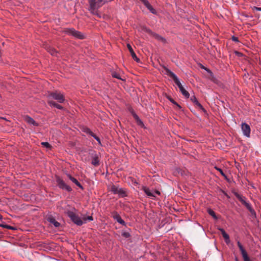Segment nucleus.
Returning a JSON list of instances; mask_svg holds the SVG:
<instances>
[{
  "mask_svg": "<svg viewBox=\"0 0 261 261\" xmlns=\"http://www.w3.org/2000/svg\"><path fill=\"white\" fill-rule=\"evenodd\" d=\"M113 0H89L90 10L93 14H97V10L105 3Z\"/></svg>",
  "mask_w": 261,
  "mask_h": 261,
  "instance_id": "obj_1",
  "label": "nucleus"
},
{
  "mask_svg": "<svg viewBox=\"0 0 261 261\" xmlns=\"http://www.w3.org/2000/svg\"><path fill=\"white\" fill-rule=\"evenodd\" d=\"M47 96L48 97H52L60 103H63L65 100L64 95L58 91L48 92Z\"/></svg>",
  "mask_w": 261,
  "mask_h": 261,
  "instance_id": "obj_2",
  "label": "nucleus"
},
{
  "mask_svg": "<svg viewBox=\"0 0 261 261\" xmlns=\"http://www.w3.org/2000/svg\"><path fill=\"white\" fill-rule=\"evenodd\" d=\"M64 32L77 39H83L85 38V35L84 34L73 29H67L64 31Z\"/></svg>",
  "mask_w": 261,
  "mask_h": 261,
  "instance_id": "obj_3",
  "label": "nucleus"
},
{
  "mask_svg": "<svg viewBox=\"0 0 261 261\" xmlns=\"http://www.w3.org/2000/svg\"><path fill=\"white\" fill-rule=\"evenodd\" d=\"M143 30L145 31L146 33L150 34L151 36H152L153 37H154L155 39L158 40V41H161L164 44L167 43L166 39L165 38L154 32H153L151 30L145 28L143 29Z\"/></svg>",
  "mask_w": 261,
  "mask_h": 261,
  "instance_id": "obj_4",
  "label": "nucleus"
},
{
  "mask_svg": "<svg viewBox=\"0 0 261 261\" xmlns=\"http://www.w3.org/2000/svg\"><path fill=\"white\" fill-rule=\"evenodd\" d=\"M164 68L166 72V74L173 79L175 83L177 85V86L179 88V90L180 89V88H183L184 87L182 86L181 84L180 83V81H179L178 79L176 76V75L167 67H164Z\"/></svg>",
  "mask_w": 261,
  "mask_h": 261,
  "instance_id": "obj_5",
  "label": "nucleus"
},
{
  "mask_svg": "<svg viewBox=\"0 0 261 261\" xmlns=\"http://www.w3.org/2000/svg\"><path fill=\"white\" fill-rule=\"evenodd\" d=\"M67 215L71 219V220L76 225L80 226L83 224V220H82L73 212L69 211L67 212Z\"/></svg>",
  "mask_w": 261,
  "mask_h": 261,
  "instance_id": "obj_6",
  "label": "nucleus"
},
{
  "mask_svg": "<svg viewBox=\"0 0 261 261\" xmlns=\"http://www.w3.org/2000/svg\"><path fill=\"white\" fill-rule=\"evenodd\" d=\"M56 181L57 182L58 186L60 188L65 189L68 192H70L72 190L70 186L67 185L65 182L59 176L56 177Z\"/></svg>",
  "mask_w": 261,
  "mask_h": 261,
  "instance_id": "obj_7",
  "label": "nucleus"
},
{
  "mask_svg": "<svg viewBox=\"0 0 261 261\" xmlns=\"http://www.w3.org/2000/svg\"><path fill=\"white\" fill-rule=\"evenodd\" d=\"M235 195L237 198L241 202V203L247 208V209L251 213V214H255L254 211L250 205L245 200L244 198L242 196L237 193L235 194Z\"/></svg>",
  "mask_w": 261,
  "mask_h": 261,
  "instance_id": "obj_8",
  "label": "nucleus"
},
{
  "mask_svg": "<svg viewBox=\"0 0 261 261\" xmlns=\"http://www.w3.org/2000/svg\"><path fill=\"white\" fill-rule=\"evenodd\" d=\"M114 194H118L121 196H124L125 195L124 190L122 188H119L118 187L113 185L110 189Z\"/></svg>",
  "mask_w": 261,
  "mask_h": 261,
  "instance_id": "obj_9",
  "label": "nucleus"
},
{
  "mask_svg": "<svg viewBox=\"0 0 261 261\" xmlns=\"http://www.w3.org/2000/svg\"><path fill=\"white\" fill-rule=\"evenodd\" d=\"M241 128L244 135L247 137H249L250 134V127L249 125L246 123H243Z\"/></svg>",
  "mask_w": 261,
  "mask_h": 261,
  "instance_id": "obj_10",
  "label": "nucleus"
},
{
  "mask_svg": "<svg viewBox=\"0 0 261 261\" xmlns=\"http://www.w3.org/2000/svg\"><path fill=\"white\" fill-rule=\"evenodd\" d=\"M237 244H238V246L240 250V251L241 252V254L242 255L243 259H247V257H249L248 256L247 252L246 251V250L243 247L242 245L239 241H238L237 242Z\"/></svg>",
  "mask_w": 261,
  "mask_h": 261,
  "instance_id": "obj_11",
  "label": "nucleus"
},
{
  "mask_svg": "<svg viewBox=\"0 0 261 261\" xmlns=\"http://www.w3.org/2000/svg\"><path fill=\"white\" fill-rule=\"evenodd\" d=\"M24 120L29 124H32L35 126H38V123H37L32 118L29 116H25L24 117Z\"/></svg>",
  "mask_w": 261,
  "mask_h": 261,
  "instance_id": "obj_12",
  "label": "nucleus"
},
{
  "mask_svg": "<svg viewBox=\"0 0 261 261\" xmlns=\"http://www.w3.org/2000/svg\"><path fill=\"white\" fill-rule=\"evenodd\" d=\"M127 47L133 59L135 60L136 62H139L140 59L138 58H137V57L136 54L135 53V52L134 51L131 45L129 44H127Z\"/></svg>",
  "mask_w": 261,
  "mask_h": 261,
  "instance_id": "obj_13",
  "label": "nucleus"
},
{
  "mask_svg": "<svg viewBox=\"0 0 261 261\" xmlns=\"http://www.w3.org/2000/svg\"><path fill=\"white\" fill-rule=\"evenodd\" d=\"M143 4L148 9H149L151 12L152 13H155V10L152 8V7L150 5L149 3L147 0H140Z\"/></svg>",
  "mask_w": 261,
  "mask_h": 261,
  "instance_id": "obj_14",
  "label": "nucleus"
},
{
  "mask_svg": "<svg viewBox=\"0 0 261 261\" xmlns=\"http://www.w3.org/2000/svg\"><path fill=\"white\" fill-rule=\"evenodd\" d=\"M48 103L50 106H53L58 109H60V110H62L63 109V107L62 106H61V105L58 104L57 103H56V102H55L54 101H53V100H48Z\"/></svg>",
  "mask_w": 261,
  "mask_h": 261,
  "instance_id": "obj_15",
  "label": "nucleus"
},
{
  "mask_svg": "<svg viewBox=\"0 0 261 261\" xmlns=\"http://www.w3.org/2000/svg\"><path fill=\"white\" fill-rule=\"evenodd\" d=\"M68 178L73 182H74L76 185H77L78 187H79L81 189H83V187L81 185V184L77 181L76 179L75 178L72 177L70 175H67Z\"/></svg>",
  "mask_w": 261,
  "mask_h": 261,
  "instance_id": "obj_16",
  "label": "nucleus"
},
{
  "mask_svg": "<svg viewBox=\"0 0 261 261\" xmlns=\"http://www.w3.org/2000/svg\"><path fill=\"white\" fill-rule=\"evenodd\" d=\"M114 218L117 220V221L120 224L124 225L125 224V222L121 219V217L117 214L114 216Z\"/></svg>",
  "mask_w": 261,
  "mask_h": 261,
  "instance_id": "obj_17",
  "label": "nucleus"
},
{
  "mask_svg": "<svg viewBox=\"0 0 261 261\" xmlns=\"http://www.w3.org/2000/svg\"><path fill=\"white\" fill-rule=\"evenodd\" d=\"M92 164L95 166H98L99 165V160L97 155H95L93 157Z\"/></svg>",
  "mask_w": 261,
  "mask_h": 261,
  "instance_id": "obj_18",
  "label": "nucleus"
},
{
  "mask_svg": "<svg viewBox=\"0 0 261 261\" xmlns=\"http://www.w3.org/2000/svg\"><path fill=\"white\" fill-rule=\"evenodd\" d=\"M47 50L51 55L57 56L58 53L55 48L49 47L47 48Z\"/></svg>",
  "mask_w": 261,
  "mask_h": 261,
  "instance_id": "obj_19",
  "label": "nucleus"
},
{
  "mask_svg": "<svg viewBox=\"0 0 261 261\" xmlns=\"http://www.w3.org/2000/svg\"><path fill=\"white\" fill-rule=\"evenodd\" d=\"M133 116H134V118L137 121L138 124L140 125H143V123L142 121L139 119V117L137 116V115L134 112H132Z\"/></svg>",
  "mask_w": 261,
  "mask_h": 261,
  "instance_id": "obj_20",
  "label": "nucleus"
},
{
  "mask_svg": "<svg viewBox=\"0 0 261 261\" xmlns=\"http://www.w3.org/2000/svg\"><path fill=\"white\" fill-rule=\"evenodd\" d=\"M86 132L87 133L90 134L92 137H93L95 138V139H96L98 141L99 144H101L100 139L97 136H96L94 133H93L90 129H87Z\"/></svg>",
  "mask_w": 261,
  "mask_h": 261,
  "instance_id": "obj_21",
  "label": "nucleus"
},
{
  "mask_svg": "<svg viewBox=\"0 0 261 261\" xmlns=\"http://www.w3.org/2000/svg\"><path fill=\"white\" fill-rule=\"evenodd\" d=\"M180 91L181 92L182 95L186 98H189L190 96V94L189 92L183 87L180 88Z\"/></svg>",
  "mask_w": 261,
  "mask_h": 261,
  "instance_id": "obj_22",
  "label": "nucleus"
},
{
  "mask_svg": "<svg viewBox=\"0 0 261 261\" xmlns=\"http://www.w3.org/2000/svg\"><path fill=\"white\" fill-rule=\"evenodd\" d=\"M143 190L144 192L148 196H154L153 194L150 192V190L146 187L143 188Z\"/></svg>",
  "mask_w": 261,
  "mask_h": 261,
  "instance_id": "obj_23",
  "label": "nucleus"
},
{
  "mask_svg": "<svg viewBox=\"0 0 261 261\" xmlns=\"http://www.w3.org/2000/svg\"><path fill=\"white\" fill-rule=\"evenodd\" d=\"M49 222L53 224L54 225V226L56 227H58L60 226V223L57 222V221H56V220L54 218H50L49 219Z\"/></svg>",
  "mask_w": 261,
  "mask_h": 261,
  "instance_id": "obj_24",
  "label": "nucleus"
},
{
  "mask_svg": "<svg viewBox=\"0 0 261 261\" xmlns=\"http://www.w3.org/2000/svg\"><path fill=\"white\" fill-rule=\"evenodd\" d=\"M208 214L212 216L214 219H217V217L215 214V213L211 209L208 210Z\"/></svg>",
  "mask_w": 261,
  "mask_h": 261,
  "instance_id": "obj_25",
  "label": "nucleus"
},
{
  "mask_svg": "<svg viewBox=\"0 0 261 261\" xmlns=\"http://www.w3.org/2000/svg\"><path fill=\"white\" fill-rule=\"evenodd\" d=\"M0 226L2 227H4V228H8V229H12V230H15L16 228L14 227H12L11 226H10V225H6V224H0Z\"/></svg>",
  "mask_w": 261,
  "mask_h": 261,
  "instance_id": "obj_26",
  "label": "nucleus"
},
{
  "mask_svg": "<svg viewBox=\"0 0 261 261\" xmlns=\"http://www.w3.org/2000/svg\"><path fill=\"white\" fill-rule=\"evenodd\" d=\"M222 236L223 238L225 239L226 243L227 244L229 243L230 242L229 235L227 233H225V234H223Z\"/></svg>",
  "mask_w": 261,
  "mask_h": 261,
  "instance_id": "obj_27",
  "label": "nucleus"
},
{
  "mask_svg": "<svg viewBox=\"0 0 261 261\" xmlns=\"http://www.w3.org/2000/svg\"><path fill=\"white\" fill-rule=\"evenodd\" d=\"M41 145H43L44 147L47 148H48L49 149H51V145L48 143V142H42L41 143Z\"/></svg>",
  "mask_w": 261,
  "mask_h": 261,
  "instance_id": "obj_28",
  "label": "nucleus"
},
{
  "mask_svg": "<svg viewBox=\"0 0 261 261\" xmlns=\"http://www.w3.org/2000/svg\"><path fill=\"white\" fill-rule=\"evenodd\" d=\"M112 75L113 77H115V78H116V79H120V80H124L123 79H122L120 76V75L117 73V72H113L112 74Z\"/></svg>",
  "mask_w": 261,
  "mask_h": 261,
  "instance_id": "obj_29",
  "label": "nucleus"
},
{
  "mask_svg": "<svg viewBox=\"0 0 261 261\" xmlns=\"http://www.w3.org/2000/svg\"><path fill=\"white\" fill-rule=\"evenodd\" d=\"M168 99L172 103H173L174 105L177 106V107L179 108V109H181V106L180 105H179L176 101H175L172 98H171L170 97H168Z\"/></svg>",
  "mask_w": 261,
  "mask_h": 261,
  "instance_id": "obj_30",
  "label": "nucleus"
},
{
  "mask_svg": "<svg viewBox=\"0 0 261 261\" xmlns=\"http://www.w3.org/2000/svg\"><path fill=\"white\" fill-rule=\"evenodd\" d=\"M201 67L202 69H204L205 70H206L208 73H210V75L211 76H213V72L208 68L205 67L204 66H203V65H201Z\"/></svg>",
  "mask_w": 261,
  "mask_h": 261,
  "instance_id": "obj_31",
  "label": "nucleus"
},
{
  "mask_svg": "<svg viewBox=\"0 0 261 261\" xmlns=\"http://www.w3.org/2000/svg\"><path fill=\"white\" fill-rule=\"evenodd\" d=\"M215 168L217 170H218V171H219V172L221 173V174L222 176H224V177H226L225 174H224V173L223 172L221 168H218V167H216H216H215Z\"/></svg>",
  "mask_w": 261,
  "mask_h": 261,
  "instance_id": "obj_32",
  "label": "nucleus"
},
{
  "mask_svg": "<svg viewBox=\"0 0 261 261\" xmlns=\"http://www.w3.org/2000/svg\"><path fill=\"white\" fill-rule=\"evenodd\" d=\"M191 100L194 102L195 105L198 102L196 97L195 96H192L191 97Z\"/></svg>",
  "mask_w": 261,
  "mask_h": 261,
  "instance_id": "obj_33",
  "label": "nucleus"
},
{
  "mask_svg": "<svg viewBox=\"0 0 261 261\" xmlns=\"http://www.w3.org/2000/svg\"><path fill=\"white\" fill-rule=\"evenodd\" d=\"M87 220H90V221L92 220H93L92 217V216H89L87 218H83V223L84 222H86Z\"/></svg>",
  "mask_w": 261,
  "mask_h": 261,
  "instance_id": "obj_34",
  "label": "nucleus"
},
{
  "mask_svg": "<svg viewBox=\"0 0 261 261\" xmlns=\"http://www.w3.org/2000/svg\"><path fill=\"white\" fill-rule=\"evenodd\" d=\"M195 105L197 106L201 110H204L202 106L199 102H198Z\"/></svg>",
  "mask_w": 261,
  "mask_h": 261,
  "instance_id": "obj_35",
  "label": "nucleus"
},
{
  "mask_svg": "<svg viewBox=\"0 0 261 261\" xmlns=\"http://www.w3.org/2000/svg\"><path fill=\"white\" fill-rule=\"evenodd\" d=\"M122 236L125 238H128L130 236V234L128 232H124L123 233Z\"/></svg>",
  "mask_w": 261,
  "mask_h": 261,
  "instance_id": "obj_36",
  "label": "nucleus"
},
{
  "mask_svg": "<svg viewBox=\"0 0 261 261\" xmlns=\"http://www.w3.org/2000/svg\"><path fill=\"white\" fill-rule=\"evenodd\" d=\"M232 40L233 41H235V42H238L239 41L238 37H235V36H232Z\"/></svg>",
  "mask_w": 261,
  "mask_h": 261,
  "instance_id": "obj_37",
  "label": "nucleus"
},
{
  "mask_svg": "<svg viewBox=\"0 0 261 261\" xmlns=\"http://www.w3.org/2000/svg\"><path fill=\"white\" fill-rule=\"evenodd\" d=\"M234 53L236 54V55H237V56H238L239 57H241V56H243V54L241 53H240V52L237 51H236L234 52Z\"/></svg>",
  "mask_w": 261,
  "mask_h": 261,
  "instance_id": "obj_38",
  "label": "nucleus"
},
{
  "mask_svg": "<svg viewBox=\"0 0 261 261\" xmlns=\"http://www.w3.org/2000/svg\"><path fill=\"white\" fill-rule=\"evenodd\" d=\"M219 230L221 232L222 235L226 233V232L223 228H219Z\"/></svg>",
  "mask_w": 261,
  "mask_h": 261,
  "instance_id": "obj_39",
  "label": "nucleus"
},
{
  "mask_svg": "<svg viewBox=\"0 0 261 261\" xmlns=\"http://www.w3.org/2000/svg\"><path fill=\"white\" fill-rule=\"evenodd\" d=\"M253 9L257 10V11H261V8H258L256 7H254Z\"/></svg>",
  "mask_w": 261,
  "mask_h": 261,
  "instance_id": "obj_40",
  "label": "nucleus"
},
{
  "mask_svg": "<svg viewBox=\"0 0 261 261\" xmlns=\"http://www.w3.org/2000/svg\"><path fill=\"white\" fill-rule=\"evenodd\" d=\"M244 261H250L249 257H247V259H244Z\"/></svg>",
  "mask_w": 261,
  "mask_h": 261,
  "instance_id": "obj_41",
  "label": "nucleus"
},
{
  "mask_svg": "<svg viewBox=\"0 0 261 261\" xmlns=\"http://www.w3.org/2000/svg\"><path fill=\"white\" fill-rule=\"evenodd\" d=\"M155 193H156L158 195H160V192L159 191H155Z\"/></svg>",
  "mask_w": 261,
  "mask_h": 261,
  "instance_id": "obj_42",
  "label": "nucleus"
},
{
  "mask_svg": "<svg viewBox=\"0 0 261 261\" xmlns=\"http://www.w3.org/2000/svg\"><path fill=\"white\" fill-rule=\"evenodd\" d=\"M2 219V216L0 215V220Z\"/></svg>",
  "mask_w": 261,
  "mask_h": 261,
  "instance_id": "obj_43",
  "label": "nucleus"
},
{
  "mask_svg": "<svg viewBox=\"0 0 261 261\" xmlns=\"http://www.w3.org/2000/svg\"><path fill=\"white\" fill-rule=\"evenodd\" d=\"M95 14L99 16V17H100V16H99L97 13V14Z\"/></svg>",
  "mask_w": 261,
  "mask_h": 261,
  "instance_id": "obj_44",
  "label": "nucleus"
},
{
  "mask_svg": "<svg viewBox=\"0 0 261 261\" xmlns=\"http://www.w3.org/2000/svg\"><path fill=\"white\" fill-rule=\"evenodd\" d=\"M1 118L6 120L5 118L2 117Z\"/></svg>",
  "mask_w": 261,
  "mask_h": 261,
  "instance_id": "obj_45",
  "label": "nucleus"
}]
</instances>
